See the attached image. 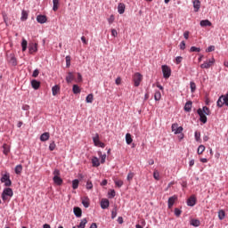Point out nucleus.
<instances>
[{"label": "nucleus", "instance_id": "30", "mask_svg": "<svg viewBox=\"0 0 228 228\" xmlns=\"http://www.w3.org/2000/svg\"><path fill=\"white\" fill-rule=\"evenodd\" d=\"M73 94H81V88H79V86L73 85Z\"/></svg>", "mask_w": 228, "mask_h": 228}, {"label": "nucleus", "instance_id": "3", "mask_svg": "<svg viewBox=\"0 0 228 228\" xmlns=\"http://www.w3.org/2000/svg\"><path fill=\"white\" fill-rule=\"evenodd\" d=\"M133 79H134V86H140V84L142 83V81L143 79V76H142V74L137 72L134 75Z\"/></svg>", "mask_w": 228, "mask_h": 228}, {"label": "nucleus", "instance_id": "20", "mask_svg": "<svg viewBox=\"0 0 228 228\" xmlns=\"http://www.w3.org/2000/svg\"><path fill=\"white\" fill-rule=\"evenodd\" d=\"M200 25L201 26V28H206L207 26H212L211 21H209V20H202L200 22Z\"/></svg>", "mask_w": 228, "mask_h": 228}, {"label": "nucleus", "instance_id": "42", "mask_svg": "<svg viewBox=\"0 0 228 228\" xmlns=\"http://www.w3.org/2000/svg\"><path fill=\"white\" fill-rule=\"evenodd\" d=\"M155 101H160L161 100V92L157 91L154 94Z\"/></svg>", "mask_w": 228, "mask_h": 228}, {"label": "nucleus", "instance_id": "47", "mask_svg": "<svg viewBox=\"0 0 228 228\" xmlns=\"http://www.w3.org/2000/svg\"><path fill=\"white\" fill-rule=\"evenodd\" d=\"M111 218L112 220L117 218V208H114L111 211Z\"/></svg>", "mask_w": 228, "mask_h": 228}, {"label": "nucleus", "instance_id": "43", "mask_svg": "<svg viewBox=\"0 0 228 228\" xmlns=\"http://www.w3.org/2000/svg\"><path fill=\"white\" fill-rule=\"evenodd\" d=\"M21 20H28V12L22 11V12H21Z\"/></svg>", "mask_w": 228, "mask_h": 228}, {"label": "nucleus", "instance_id": "21", "mask_svg": "<svg viewBox=\"0 0 228 228\" xmlns=\"http://www.w3.org/2000/svg\"><path fill=\"white\" fill-rule=\"evenodd\" d=\"M53 183L58 186H61V184H63V180L60 176H53Z\"/></svg>", "mask_w": 228, "mask_h": 228}, {"label": "nucleus", "instance_id": "35", "mask_svg": "<svg viewBox=\"0 0 228 228\" xmlns=\"http://www.w3.org/2000/svg\"><path fill=\"white\" fill-rule=\"evenodd\" d=\"M86 224H88V221L86 220V218H84V219H82V221L80 222V224L77 227L78 228H85Z\"/></svg>", "mask_w": 228, "mask_h": 228}, {"label": "nucleus", "instance_id": "54", "mask_svg": "<svg viewBox=\"0 0 228 228\" xmlns=\"http://www.w3.org/2000/svg\"><path fill=\"white\" fill-rule=\"evenodd\" d=\"M134 177V174L128 173L126 179H127V181H133Z\"/></svg>", "mask_w": 228, "mask_h": 228}, {"label": "nucleus", "instance_id": "2", "mask_svg": "<svg viewBox=\"0 0 228 228\" xmlns=\"http://www.w3.org/2000/svg\"><path fill=\"white\" fill-rule=\"evenodd\" d=\"M0 181L1 183H4V186H10L12 184V180H10V173L5 172L4 174H2Z\"/></svg>", "mask_w": 228, "mask_h": 228}, {"label": "nucleus", "instance_id": "57", "mask_svg": "<svg viewBox=\"0 0 228 228\" xmlns=\"http://www.w3.org/2000/svg\"><path fill=\"white\" fill-rule=\"evenodd\" d=\"M181 213H182L181 209L175 208V216H181Z\"/></svg>", "mask_w": 228, "mask_h": 228}, {"label": "nucleus", "instance_id": "1", "mask_svg": "<svg viewBox=\"0 0 228 228\" xmlns=\"http://www.w3.org/2000/svg\"><path fill=\"white\" fill-rule=\"evenodd\" d=\"M8 197H13V190H12V188H5L2 192V200L4 202L8 200Z\"/></svg>", "mask_w": 228, "mask_h": 228}, {"label": "nucleus", "instance_id": "5", "mask_svg": "<svg viewBox=\"0 0 228 228\" xmlns=\"http://www.w3.org/2000/svg\"><path fill=\"white\" fill-rule=\"evenodd\" d=\"M215 65V58L209 59L203 62V64L200 65L201 69H210V67H213Z\"/></svg>", "mask_w": 228, "mask_h": 228}, {"label": "nucleus", "instance_id": "40", "mask_svg": "<svg viewBox=\"0 0 228 228\" xmlns=\"http://www.w3.org/2000/svg\"><path fill=\"white\" fill-rule=\"evenodd\" d=\"M21 47L23 52L28 49V41L26 39H22Z\"/></svg>", "mask_w": 228, "mask_h": 228}, {"label": "nucleus", "instance_id": "9", "mask_svg": "<svg viewBox=\"0 0 228 228\" xmlns=\"http://www.w3.org/2000/svg\"><path fill=\"white\" fill-rule=\"evenodd\" d=\"M28 51L30 54L38 51V45L37 43H30L28 45Z\"/></svg>", "mask_w": 228, "mask_h": 228}, {"label": "nucleus", "instance_id": "27", "mask_svg": "<svg viewBox=\"0 0 228 228\" xmlns=\"http://www.w3.org/2000/svg\"><path fill=\"white\" fill-rule=\"evenodd\" d=\"M92 164L93 167H99L101 165V162H99V159L97 157H94L92 159Z\"/></svg>", "mask_w": 228, "mask_h": 228}, {"label": "nucleus", "instance_id": "60", "mask_svg": "<svg viewBox=\"0 0 228 228\" xmlns=\"http://www.w3.org/2000/svg\"><path fill=\"white\" fill-rule=\"evenodd\" d=\"M183 37L185 38V40H188V38H190V31L186 30L183 33Z\"/></svg>", "mask_w": 228, "mask_h": 228}, {"label": "nucleus", "instance_id": "17", "mask_svg": "<svg viewBox=\"0 0 228 228\" xmlns=\"http://www.w3.org/2000/svg\"><path fill=\"white\" fill-rule=\"evenodd\" d=\"M31 86L32 88H34V90H38L40 88V81L35 79L32 80Z\"/></svg>", "mask_w": 228, "mask_h": 228}, {"label": "nucleus", "instance_id": "36", "mask_svg": "<svg viewBox=\"0 0 228 228\" xmlns=\"http://www.w3.org/2000/svg\"><path fill=\"white\" fill-rule=\"evenodd\" d=\"M202 113H204L205 115H211V110H209V108H208L207 106H204L201 109Z\"/></svg>", "mask_w": 228, "mask_h": 228}, {"label": "nucleus", "instance_id": "52", "mask_svg": "<svg viewBox=\"0 0 228 228\" xmlns=\"http://www.w3.org/2000/svg\"><path fill=\"white\" fill-rule=\"evenodd\" d=\"M56 149V143L54 142H52L49 145L50 151H54Z\"/></svg>", "mask_w": 228, "mask_h": 228}, {"label": "nucleus", "instance_id": "32", "mask_svg": "<svg viewBox=\"0 0 228 228\" xmlns=\"http://www.w3.org/2000/svg\"><path fill=\"white\" fill-rule=\"evenodd\" d=\"M78 186H79V180H77V179L73 180L72 181L73 190H77Z\"/></svg>", "mask_w": 228, "mask_h": 228}, {"label": "nucleus", "instance_id": "37", "mask_svg": "<svg viewBox=\"0 0 228 228\" xmlns=\"http://www.w3.org/2000/svg\"><path fill=\"white\" fill-rule=\"evenodd\" d=\"M22 173V165H18L15 167V174L18 175Z\"/></svg>", "mask_w": 228, "mask_h": 228}, {"label": "nucleus", "instance_id": "62", "mask_svg": "<svg viewBox=\"0 0 228 228\" xmlns=\"http://www.w3.org/2000/svg\"><path fill=\"white\" fill-rule=\"evenodd\" d=\"M53 177H60V171L58 169L53 171Z\"/></svg>", "mask_w": 228, "mask_h": 228}, {"label": "nucleus", "instance_id": "33", "mask_svg": "<svg viewBox=\"0 0 228 228\" xmlns=\"http://www.w3.org/2000/svg\"><path fill=\"white\" fill-rule=\"evenodd\" d=\"M114 183L118 188H122V186H124V181H122V180L116 179V180H114Z\"/></svg>", "mask_w": 228, "mask_h": 228}, {"label": "nucleus", "instance_id": "49", "mask_svg": "<svg viewBox=\"0 0 228 228\" xmlns=\"http://www.w3.org/2000/svg\"><path fill=\"white\" fill-rule=\"evenodd\" d=\"M108 22L109 24H113V22H115V15L111 14L108 19Z\"/></svg>", "mask_w": 228, "mask_h": 228}, {"label": "nucleus", "instance_id": "56", "mask_svg": "<svg viewBox=\"0 0 228 228\" xmlns=\"http://www.w3.org/2000/svg\"><path fill=\"white\" fill-rule=\"evenodd\" d=\"M223 101H224V103L226 106H228V94L225 96L223 95Z\"/></svg>", "mask_w": 228, "mask_h": 228}, {"label": "nucleus", "instance_id": "59", "mask_svg": "<svg viewBox=\"0 0 228 228\" xmlns=\"http://www.w3.org/2000/svg\"><path fill=\"white\" fill-rule=\"evenodd\" d=\"M66 66L70 67V56H66Z\"/></svg>", "mask_w": 228, "mask_h": 228}, {"label": "nucleus", "instance_id": "63", "mask_svg": "<svg viewBox=\"0 0 228 228\" xmlns=\"http://www.w3.org/2000/svg\"><path fill=\"white\" fill-rule=\"evenodd\" d=\"M118 33L117 32V29L115 28H112L111 29V36L112 37H118Z\"/></svg>", "mask_w": 228, "mask_h": 228}, {"label": "nucleus", "instance_id": "26", "mask_svg": "<svg viewBox=\"0 0 228 228\" xmlns=\"http://www.w3.org/2000/svg\"><path fill=\"white\" fill-rule=\"evenodd\" d=\"M86 102L92 104L94 102V94H89L86 98Z\"/></svg>", "mask_w": 228, "mask_h": 228}, {"label": "nucleus", "instance_id": "19", "mask_svg": "<svg viewBox=\"0 0 228 228\" xmlns=\"http://www.w3.org/2000/svg\"><path fill=\"white\" fill-rule=\"evenodd\" d=\"M53 12H58V9L60 8V0H53Z\"/></svg>", "mask_w": 228, "mask_h": 228}, {"label": "nucleus", "instance_id": "29", "mask_svg": "<svg viewBox=\"0 0 228 228\" xmlns=\"http://www.w3.org/2000/svg\"><path fill=\"white\" fill-rule=\"evenodd\" d=\"M191 102H187L184 106V111L190 112L191 111Z\"/></svg>", "mask_w": 228, "mask_h": 228}, {"label": "nucleus", "instance_id": "18", "mask_svg": "<svg viewBox=\"0 0 228 228\" xmlns=\"http://www.w3.org/2000/svg\"><path fill=\"white\" fill-rule=\"evenodd\" d=\"M118 12L120 15H122V13H124V12H126V4L120 3L118 5Z\"/></svg>", "mask_w": 228, "mask_h": 228}, {"label": "nucleus", "instance_id": "48", "mask_svg": "<svg viewBox=\"0 0 228 228\" xmlns=\"http://www.w3.org/2000/svg\"><path fill=\"white\" fill-rule=\"evenodd\" d=\"M101 156V163H106V154H103L102 152L99 153Z\"/></svg>", "mask_w": 228, "mask_h": 228}, {"label": "nucleus", "instance_id": "64", "mask_svg": "<svg viewBox=\"0 0 228 228\" xmlns=\"http://www.w3.org/2000/svg\"><path fill=\"white\" fill-rule=\"evenodd\" d=\"M21 110H23L24 111H28L29 110V105L25 104L21 107Z\"/></svg>", "mask_w": 228, "mask_h": 228}, {"label": "nucleus", "instance_id": "7", "mask_svg": "<svg viewBox=\"0 0 228 228\" xmlns=\"http://www.w3.org/2000/svg\"><path fill=\"white\" fill-rule=\"evenodd\" d=\"M93 142L95 147H102V149H104V147H106L104 142H101V140H99V134H96L95 136L93 137Z\"/></svg>", "mask_w": 228, "mask_h": 228}, {"label": "nucleus", "instance_id": "50", "mask_svg": "<svg viewBox=\"0 0 228 228\" xmlns=\"http://www.w3.org/2000/svg\"><path fill=\"white\" fill-rule=\"evenodd\" d=\"M191 53H200V48L191 46Z\"/></svg>", "mask_w": 228, "mask_h": 228}, {"label": "nucleus", "instance_id": "16", "mask_svg": "<svg viewBox=\"0 0 228 228\" xmlns=\"http://www.w3.org/2000/svg\"><path fill=\"white\" fill-rule=\"evenodd\" d=\"M50 137H51V134H49V132H45V133L41 134L40 141L41 142H47V140H49Z\"/></svg>", "mask_w": 228, "mask_h": 228}, {"label": "nucleus", "instance_id": "34", "mask_svg": "<svg viewBox=\"0 0 228 228\" xmlns=\"http://www.w3.org/2000/svg\"><path fill=\"white\" fill-rule=\"evenodd\" d=\"M224 104H225V103L224 102V95H222L217 100V106H218V108H222V106H224Z\"/></svg>", "mask_w": 228, "mask_h": 228}, {"label": "nucleus", "instance_id": "10", "mask_svg": "<svg viewBox=\"0 0 228 228\" xmlns=\"http://www.w3.org/2000/svg\"><path fill=\"white\" fill-rule=\"evenodd\" d=\"M175 200H177V196H172L168 199L167 206L169 209H172L174 204H175Z\"/></svg>", "mask_w": 228, "mask_h": 228}, {"label": "nucleus", "instance_id": "53", "mask_svg": "<svg viewBox=\"0 0 228 228\" xmlns=\"http://www.w3.org/2000/svg\"><path fill=\"white\" fill-rule=\"evenodd\" d=\"M183 61V57L182 56H177L175 58V63H176V65H179V63H181Z\"/></svg>", "mask_w": 228, "mask_h": 228}, {"label": "nucleus", "instance_id": "15", "mask_svg": "<svg viewBox=\"0 0 228 228\" xmlns=\"http://www.w3.org/2000/svg\"><path fill=\"white\" fill-rule=\"evenodd\" d=\"M194 12H199L200 10V0H194L192 2Z\"/></svg>", "mask_w": 228, "mask_h": 228}, {"label": "nucleus", "instance_id": "61", "mask_svg": "<svg viewBox=\"0 0 228 228\" xmlns=\"http://www.w3.org/2000/svg\"><path fill=\"white\" fill-rule=\"evenodd\" d=\"M197 86H195V82H191V92H195Z\"/></svg>", "mask_w": 228, "mask_h": 228}, {"label": "nucleus", "instance_id": "46", "mask_svg": "<svg viewBox=\"0 0 228 228\" xmlns=\"http://www.w3.org/2000/svg\"><path fill=\"white\" fill-rule=\"evenodd\" d=\"M153 177L156 181H159V172L158 170L154 171Z\"/></svg>", "mask_w": 228, "mask_h": 228}, {"label": "nucleus", "instance_id": "45", "mask_svg": "<svg viewBox=\"0 0 228 228\" xmlns=\"http://www.w3.org/2000/svg\"><path fill=\"white\" fill-rule=\"evenodd\" d=\"M86 186L87 190H92L94 188V183H92V182L90 180H88L86 182Z\"/></svg>", "mask_w": 228, "mask_h": 228}, {"label": "nucleus", "instance_id": "22", "mask_svg": "<svg viewBox=\"0 0 228 228\" xmlns=\"http://www.w3.org/2000/svg\"><path fill=\"white\" fill-rule=\"evenodd\" d=\"M52 94L53 96L58 95L60 94V86H54L52 87Z\"/></svg>", "mask_w": 228, "mask_h": 228}, {"label": "nucleus", "instance_id": "25", "mask_svg": "<svg viewBox=\"0 0 228 228\" xmlns=\"http://www.w3.org/2000/svg\"><path fill=\"white\" fill-rule=\"evenodd\" d=\"M9 63H11V65H12V67H16V65H17V59L15 58L14 55H11V58L9 60Z\"/></svg>", "mask_w": 228, "mask_h": 228}, {"label": "nucleus", "instance_id": "23", "mask_svg": "<svg viewBox=\"0 0 228 228\" xmlns=\"http://www.w3.org/2000/svg\"><path fill=\"white\" fill-rule=\"evenodd\" d=\"M191 225H192L193 227H199L200 225V221L198 219H191L190 221Z\"/></svg>", "mask_w": 228, "mask_h": 228}, {"label": "nucleus", "instance_id": "13", "mask_svg": "<svg viewBox=\"0 0 228 228\" xmlns=\"http://www.w3.org/2000/svg\"><path fill=\"white\" fill-rule=\"evenodd\" d=\"M74 211V215L77 217V218H81V216L83 215V210H81L80 208L78 207H75L73 208Z\"/></svg>", "mask_w": 228, "mask_h": 228}, {"label": "nucleus", "instance_id": "31", "mask_svg": "<svg viewBox=\"0 0 228 228\" xmlns=\"http://www.w3.org/2000/svg\"><path fill=\"white\" fill-rule=\"evenodd\" d=\"M74 79V74L72 72H69L68 76L66 77L67 83H70Z\"/></svg>", "mask_w": 228, "mask_h": 228}, {"label": "nucleus", "instance_id": "8", "mask_svg": "<svg viewBox=\"0 0 228 228\" xmlns=\"http://www.w3.org/2000/svg\"><path fill=\"white\" fill-rule=\"evenodd\" d=\"M197 113L200 116V121L202 122V124H206V122H208V117L202 112V109H198Z\"/></svg>", "mask_w": 228, "mask_h": 228}, {"label": "nucleus", "instance_id": "24", "mask_svg": "<svg viewBox=\"0 0 228 228\" xmlns=\"http://www.w3.org/2000/svg\"><path fill=\"white\" fill-rule=\"evenodd\" d=\"M3 150L4 154H5V156H8V154L10 153V145L4 143L3 145Z\"/></svg>", "mask_w": 228, "mask_h": 228}, {"label": "nucleus", "instance_id": "51", "mask_svg": "<svg viewBox=\"0 0 228 228\" xmlns=\"http://www.w3.org/2000/svg\"><path fill=\"white\" fill-rule=\"evenodd\" d=\"M180 49L182 51H184L186 49V43L184 41H182L179 45Z\"/></svg>", "mask_w": 228, "mask_h": 228}, {"label": "nucleus", "instance_id": "28", "mask_svg": "<svg viewBox=\"0 0 228 228\" xmlns=\"http://www.w3.org/2000/svg\"><path fill=\"white\" fill-rule=\"evenodd\" d=\"M126 142L127 145H131V143H133V137L131 136V134H126Z\"/></svg>", "mask_w": 228, "mask_h": 228}, {"label": "nucleus", "instance_id": "12", "mask_svg": "<svg viewBox=\"0 0 228 228\" xmlns=\"http://www.w3.org/2000/svg\"><path fill=\"white\" fill-rule=\"evenodd\" d=\"M197 204V199L194 196H191L187 200V206L193 207Z\"/></svg>", "mask_w": 228, "mask_h": 228}, {"label": "nucleus", "instance_id": "4", "mask_svg": "<svg viewBox=\"0 0 228 228\" xmlns=\"http://www.w3.org/2000/svg\"><path fill=\"white\" fill-rule=\"evenodd\" d=\"M162 72H163V76H164L165 79H168V77H170V76L172 74V69H170V67H168L167 65H163Z\"/></svg>", "mask_w": 228, "mask_h": 228}, {"label": "nucleus", "instance_id": "39", "mask_svg": "<svg viewBox=\"0 0 228 228\" xmlns=\"http://www.w3.org/2000/svg\"><path fill=\"white\" fill-rule=\"evenodd\" d=\"M218 218L219 220H224L225 218V211L220 210L218 212Z\"/></svg>", "mask_w": 228, "mask_h": 228}, {"label": "nucleus", "instance_id": "11", "mask_svg": "<svg viewBox=\"0 0 228 228\" xmlns=\"http://www.w3.org/2000/svg\"><path fill=\"white\" fill-rule=\"evenodd\" d=\"M37 20L39 24H45V22H47V16L42 14L37 15Z\"/></svg>", "mask_w": 228, "mask_h": 228}, {"label": "nucleus", "instance_id": "41", "mask_svg": "<svg viewBox=\"0 0 228 228\" xmlns=\"http://www.w3.org/2000/svg\"><path fill=\"white\" fill-rule=\"evenodd\" d=\"M206 151V146L204 145H200L198 148V154L200 155Z\"/></svg>", "mask_w": 228, "mask_h": 228}, {"label": "nucleus", "instance_id": "6", "mask_svg": "<svg viewBox=\"0 0 228 228\" xmlns=\"http://www.w3.org/2000/svg\"><path fill=\"white\" fill-rule=\"evenodd\" d=\"M172 132L175 133V134H181L183 133V126H179V124L175 123L171 126Z\"/></svg>", "mask_w": 228, "mask_h": 228}, {"label": "nucleus", "instance_id": "44", "mask_svg": "<svg viewBox=\"0 0 228 228\" xmlns=\"http://www.w3.org/2000/svg\"><path fill=\"white\" fill-rule=\"evenodd\" d=\"M194 137H195V140H196V142H201V140H200V132H195V134H194Z\"/></svg>", "mask_w": 228, "mask_h": 228}, {"label": "nucleus", "instance_id": "14", "mask_svg": "<svg viewBox=\"0 0 228 228\" xmlns=\"http://www.w3.org/2000/svg\"><path fill=\"white\" fill-rule=\"evenodd\" d=\"M101 208L102 209H107V208H110V200L106 199L102 200Z\"/></svg>", "mask_w": 228, "mask_h": 228}, {"label": "nucleus", "instance_id": "55", "mask_svg": "<svg viewBox=\"0 0 228 228\" xmlns=\"http://www.w3.org/2000/svg\"><path fill=\"white\" fill-rule=\"evenodd\" d=\"M213 51H215V45H210L206 50L207 53H213Z\"/></svg>", "mask_w": 228, "mask_h": 228}, {"label": "nucleus", "instance_id": "58", "mask_svg": "<svg viewBox=\"0 0 228 228\" xmlns=\"http://www.w3.org/2000/svg\"><path fill=\"white\" fill-rule=\"evenodd\" d=\"M38 74H40V71L38 69H35L32 77H38Z\"/></svg>", "mask_w": 228, "mask_h": 228}, {"label": "nucleus", "instance_id": "38", "mask_svg": "<svg viewBox=\"0 0 228 228\" xmlns=\"http://www.w3.org/2000/svg\"><path fill=\"white\" fill-rule=\"evenodd\" d=\"M82 204H83L84 208H89L90 207V200H88L86 198L82 200Z\"/></svg>", "mask_w": 228, "mask_h": 228}]
</instances>
